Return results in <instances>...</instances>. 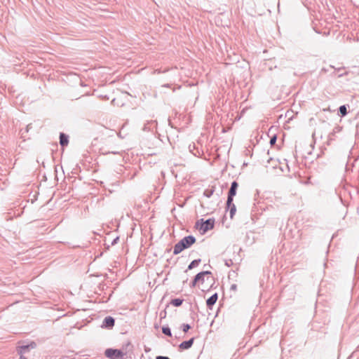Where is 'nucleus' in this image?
<instances>
[{
	"label": "nucleus",
	"instance_id": "obj_6",
	"mask_svg": "<svg viewBox=\"0 0 359 359\" xmlns=\"http://www.w3.org/2000/svg\"><path fill=\"white\" fill-rule=\"evenodd\" d=\"M115 324V320L111 316H107L104 318L102 324V327L107 329H111Z\"/></svg>",
	"mask_w": 359,
	"mask_h": 359
},
{
	"label": "nucleus",
	"instance_id": "obj_32",
	"mask_svg": "<svg viewBox=\"0 0 359 359\" xmlns=\"http://www.w3.org/2000/svg\"><path fill=\"white\" fill-rule=\"evenodd\" d=\"M321 72H328V69H327L326 68H323L321 69Z\"/></svg>",
	"mask_w": 359,
	"mask_h": 359
},
{
	"label": "nucleus",
	"instance_id": "obj_26",
	"mask_svg": "<svg viewBox=\"0 0 359 359\" xmlns=\"http://www.w3.org/2000/svg\"><path fill=\"white\" fill-rule=\"evenodd\" d=\"M236 288H237V285H236V284H232V285H231V290H236Z\"/></svg>",
	"mask_w": 359,
	"mask_h": 359
},
{
	"label": "nucleus",
	"instance_id": "obj_3",
	"mask_svg": "<svg viewBox=\"0 0 359 359\" xmlns=\"http://www.w3.org/2000/svg\"><path fill=\"white\" fill-rule=\"evenodd\" d=\"M104 355L107 358L110 359H122L126 355V353L123 352L121 349L109 348L105 350Z\"/></svg>",
	"mask_w": 359,
	"mask_h": 359
},
{
	"label": "nucleus",
	"instance_id": "obj_25",
	"mask_svg": "<svg viewBox=\"0 0 359 359\" xmlns=\"http://www.w3.org/2000/svg\"><path fill=\"white\" fill-rule=\"evenodd\" d=\"M30 128H32V124H29L26 126L25 132L27 133Z\"/></svg>",
	"mask_w": 359,
	"mask_h": 359
},
{
	"label": "nucleus",
	"instance_id": "obj_5",
	"mask_svg": "<svg viewBox=\"0 0 359 359\" xmlns=\"http://www.w3.org/2000/svg\"><path fill=\"white\" fill-rule=\"evenodd\" d=\"M238 187V183L236 181H233L231 184V187L229 190L227 196V200H229V203H231V201H233V197L236 194Z\"/></svg>",
	"mask_w": 359,
	"mask_h": 359
},
{
	"label": "nucleus",
	"instance_id": "obj_33",
	"mask_svg": "<svg viewBox=\"0 0 359 359\" xmlns=\"http://www.w3.org/2000/svg\"><path fill=\"white\" fill-rule=\"evenodd\" d=\"M111 154H119L118 151H111L110 152Z\"/></svg>",
	"mask_w": 359,
	"mask_h": 359
},
{
	"label": "nucleus",
	"instance_id": "obj_19",
	"mask_svg": "<svg viewBox=\"0 0 359 359\" xmlns=\"http://www.w3.org/2000/svg\"><path fill=\"white\" fill-rule=\"evenodd\" d=\"M224 264H225L226 266L229 267V266H232V265L233 264V262L232 259H226V260L224 261Z\"/></svg>",
	"mask_w": 359,
	"mask_h": 359
},
{
	"label": "nucleus",
	"instance_id": "obj_11",
	"mask_svg": "<svg viewBox=\"0 0 359 359\" xmlns=\"http://www.w3.org/2000/svg\"><path fill=\"white\" fill-rule=\"evenodd\" d=\"M349 106L346 104L341 105L338 109V115L341 117H344L348 114V107Z\"/></svg>",
	"mask_w": 359,
	"mask_h": 359
},
{
	"label": "nucleus",
	"instance_id": "obj_31",
	"mask_svg": "<svg viewBox=\"0 0 359 359\" xmlns=\"http://www.w3.org/2000/svg\"><path fill=\"white\" fill-rule=\"evenodd\" d=\"M339 130V127H336L334 128V132H338Z\"/></svg>",
	"mask_w": 359,
	"mask_h": 359
},
{
	"label": "nucleus",
	"instance_id": "obj_24",
	"mask_svg": "<svg viewBox=\"0 0 359 359\" xmlns=\"http://www.w3.org/2000/svg\"><path fill=\"white\" fill-rule=\"evenodd\" d=\"M330 67H331V68L334 69V70H335V71H337V72H340L341 70H342V69H344V67H339V68H336V67H334V66H332V65H330Z\"/></svg>",
	"mask_w": 359,
	"mask_h": 359
},
{
	"label": "nucleus",
	"instance_id": "obj_15",
	"mask_svg": "<svg viewBox=\"0 0 359 359\" xmlns=\"http://www.w3.org/2000/svg\"><path fill=\"white\" fill-rule=\"evenodd\" d=\"M215 191L214 188L205 189L203 192L204 196L210 198Z\"/></svg>",
	"mask_w": 359,
	"mask_h": 359
},
{
	"label": "nucleus",
	"instance_id": "obj_13",
	"mask_svg": "<svg viewBox=\"0 0 359 359\" xmlns=\"http://www.w3.org/2000/svg\"><path fill=\"white\" fill-rule=\"evenodd\" d=\"M183 302H184L183 299L175 298V299H172L170 301V304L175 307H179L182 304Z\"/></svg>",
	"mask_w": 359,
	"mask_h": 359
},
{
	"label": "nucleus",
	"instance_id": "obj_22",
	"mask_svg": "<svg viewBox=\"0 0 359 359\" xmlns=\"http://www.w3.org/2000/svg\"><path fill=\"white\" fill-rule=\"evenodd\" d=\"M118 240H119V237H118V236H116V237L115 238H114V239H113V241H111V245H116V244L118 243Z\"/></svg>",
	"mask_w": 359,
	"mask_h": 359
},
{
	"label": "nucleus",
	"instance_id": "obj_20",
	"mask_svg": "<svg viewBox=\"0 0 359 359\" xmlns=\"http://www.w3.org/2000/svg\"><path fill=\"white\" fill-rule=\"evenodd\" d=\"M156 121H147V123H146L144 125V127H143V130H149V129L148 128V124L149 123H155Z\"/></svg>",
	"mask_w": 359,
	"mask_h": 359
},
{
	"label": "nucleus",
	"instance_id": "obj_9",
	"mask_svg": "<svg viewBox=\"0 0 359 359\" xmlns=\"http://www.w3.org/2000/svg\"><path fill=\"white\" fill-rule=\"evenodd\" d=\"M226 210H229L230 218L233 219L236 212V207L233 203V201H231V203H229V200H226Z\"/></svg>",
	"mask_w": 359,
	"mask_h": 359
},
{
	"label": "nucleus",
	"instance_id": "obj_28",
	"mask_svg": "<svg viewBox=\"0 0 359 359\" xmlns=\"http://www.w3.org/2000/svg\"><path fill=\"white\" fill-rule=\"evenodd\" d=\"M162 87H165V88H170V84H169V83L163 84V85L162 86Z\"/></svg>",
	"mask_w": 359,
	"mask_h": 359
},
{
	"label": "nucleus",
	"instance_id": "obj_8",
	"mask_svg": "<svg viewBox=\"0 0 359 359\" xmlns=\"http://www.w3.org/2000/svg\"><path fill=\"white\" fill-rule=\"evenodd\" d=\"M194 340H195V337H191L189 340L182 341L179 345V348L180 350H187V349L190 348L193 346Z\"/></svg>",
	"mask_w": 359,
	"mask_h": 359
},
{
	"label": "nucleus",
	"instance_id": "obj_30",
	"mask_svg": "<svg viewBox=\"0 0 359 359\" xmlns=\"http://www.w3.org/2000/svg\"><path fill=\"white\" fill-rule=\"evenodd\" d=\"M20 355L19 359H27L25 355Z\"/></svg>",
	"mask_w": 359,
	"mask_h": 359
},
{
	"label": "nucleus",
	"instance_id": "obj_18",
	"mask_svg": "<svg viewBox=\"0 0 359 359\" xmlns=\"http://www.w3.org/2000/svg\"><path fill=\"white\" fill-rule=\"evenodd\" d=\"M276 140H277V135H273L271 137L270 141H269V143H270L271 146L275 145L276 142Z\"/></svg>",
	"mask_w": 359,
	"mask_h": 359
},
{
	"label": "nucleus",
	"instance_id": "obj_36",
	"mask_svg": "<svg viewBox=\"0 0 359 359\" xmlns=\"http://www.w3.org/2000/svg\"><path fill=\"white\" fill-rule=\"evenodd\" d=\"M165 314H166V312H164V313H160V316H161V317H162V316H164L163 317H165Z\"/></svg>",
	"mask_w": 359,
	"mask_h": 359
},
{
	"label": "nucleus",
	"instance_id": "obj_4",
	"mask_svg": "<svg viewBox=\"0 0 359 359\" xmlns=\"http://www.w3.org/2000/svg\"><path fill=\"white\" fill-rule=\"evenodd\" d=\"M36 347V343L35 341H31L27 345H22L17 347V353L18 355H24L28 353L31 349H34Z\"/></svg>",
	"mask_w": 359,
	"mask_h": 359
},
{
	"label": "nucleus",
	"instance_id": "obj_38",
	"mask_svg": "<svg viewBox=\"0 0 359 359\" xmlns=\"http://www.w3.org/2000/svg\"><path fill=\"white\" fill-rule=\"evenodd\" d=\"M22 135H24V132L22 130H21Z\"/></svg>",
	"mask_w": 359,
	"mask_h": 359
},
{
	"label": "nucleus",
	"instance_id": "obj_16",
	"mask_svg": "<svg viewBox=\"0 0 359 359\" xmlns=\"http://www.w3.org/2000/svg\"><path fill=\"white\" fill-rule=\"evenodd\" d=\"M195 280L197 281V283H203L205 281V276H203L202 274L198 273L195 276Z\"/></svg>",
	"mask_w": 359,
	"mask_h": 359
},
{
	"label": "nucleus",
	"instance_id": "obj_10",
	"mask_svg": "<svg viewBox=\"0 0 359 359\" xmlns=\"http://www.w3.org/2000/svg\"><path fill=\"white\" fill-rule=\"evenodd\" d=\"M69 144V135L64 133H60V144L62 147H65Z\"/></svg>",
	"mask_w": 359,
	"mask_h": 359
},
{
	"label": "nucleus",
	"instance_id": "obj_35",
	"mask_svg": "<svg viewBox=\"0 0 359 359\" xmlns=\"http://www.w3.org/2000/svg\"><path fill=\"white\" fill-rule=\"evenodd\" d=\"M165 314H166V312H164V313H160V316H161V317H162V316H164L163 317H165Z\"/></svg>",
	"mask_w": 359,
	"mask_h": 359
},
{
	"label": "nucleus",
	"instance_id": "obj_29",
	"mask_svg": "<svg viewBox=\"0 0 359 359\" xmlns=\"http://www.w3.org/2000/svg\"><path fill=\"white\" fill-rule=\"evenodd\" d=\"M144 351H145L146 353H148V352H149L151 351V348L145 347Z\"/></svg>",
	"mask_w": 359,
	"mask_h": 359
},
{
	"label": "nucleus",
	"instance_id": "obj_7",
	"mask_svg": "<svg viewBox=\"0 0 359 359\" xmlns=\"http://www.w3.org/2000/svg\"><path fill=\"white\" fill-rule=\"evenodd\" d=\"M218 299V294L214 293L206 300L207 308L211 310Z\"/></svg>",
	"mask_w": 359,
	"mask_h": 359
},
{
	"label": "nucleus",
	"instance_id": "obj_14",
	"mask_svg": "<svg viewBox=\"0 0 359 359\" xmlns=\"http://www.w3.org/2000/svg\"><path fill=\"white\" fill-rule=\"evenodd\" d=\"M162 332L163 334L168 337H172V332L170 328L168 325H165L162 327Z\"/></svg>",
	"mask_w": 359,
	"mask_h": 359
},
{
	"label": "nucleus",
	"instance_id": "obj_1",
	"mask_svg": "<svg viewBox=\"0 0 359 359\" xmlns=\"http://www.w3.org/2000/svg\"><path fill=\"white\" fill-rule=\"evenodd\" d=\"M196 241L195 236L189 235L184 236L178 243H177L173 249V255H177L183 250L189 248Z\"/></svg>",
	"mask_w": 359,
	"mask_h": 359
},
{
	"label": "nucleus",
	"instance_id": "obj_34",
	"mask_svg": "<svg viewBox=\"0 0 359 359\" xmlns=\"http://www.w3.org/2000/svg\"><path fill=\"white\" fill-rule=\"evenodd\" d=\"M165 314H166V312H164V313H160V316H161V317H162V316H164L163 317H165Z\"/></svg>",
	"mask_w": 359,
	"mask_h": 359
},
{
	"label": "nucleus",
	"instance_id": "obj_23",
	"mask_svg": "<svg viewBox=\"0 0 359 359\" xmlns=\"http://www.w3.org/2000/svg\"><path fill=\"white\" fill-rule=\"evenodd\" d=\"M197 283H198L197 281L195 280V278H194V279L192 280V281L190 283V287H196Z\"/></svg>",
	"mask_w": 359,
	"mask_h": 359
},
{
	"label": "nucleus",
	"instance_id": "obj_37",
	"mask_svg": "<svg viewBox=\"0 0 359 359\" xmlns=\"http://www.w3.org/2000/svg\"><path fill=\"white\" fill-rule=\"evenodd\" d=\"M171 251V248L167 249V252H169Z\"/></svg>",
	"mask_w": 359,
	"mask_h": 359
},
{
	"label": "nucleus",
	"instance_id": "obj_2",
	"mask_svg": "<svg viewBox=\"0 0 359 359\" xmlns=\"http://www.w3.org/2000/svg\"><path fill=\"white\" fill-rule=\"evenodd\" d=\"M215 218H209L204 220L203 218L198 219L195 224V228L198 229L201 235L205 234L209 230H212L215 227Z\"/></svg>",
	"mask_w": 359,
	"mask_h": 359
},
{
	"label": "nucleus",
	"instance_id": "obj_12",
	"mask_svg": "<svg viewBox=\"0 0 359 359\" xmlns=\"http://www.w3.org/2000/svg\"><path fill=\"white\" fill-rule=\"evenodd\" d=\"M201 259H196L191 262V263L189 264L187 267V270H191L194 268L198 266V264L201 263Z\"/></svg>",
	"mask_w": 359,
	"mask_h": 359
},
{
	"label": "nucleus",
	"instance_id": "obj_21",
	"mask_svg": "<svg viewBox=\"0 0 359 359\" xmlns=\"http://www.w3.org/2000/svg\"><path fill=\"white\" fill-rule=\"evenodd\" d=\"M201 274H202L203 276H207V275H211L212 272L210 271H203L200 272Z\"/></svg>",
	"mask_w": 359,
	"mask_h": 359
},
{
	"label": "nucleus",
	"instance_id": "obj_27",
	"mask_svg": "<svg viewBox=\"0 0 359 359\" xmlns=\"http://www.w3.org/2000/svg\"><path fill=\"white\" fill-rule=\"evenodd\" d=\"M348 73L346 72H344V73H341V74H339L337 77L340 78V77H342L344 75H346Z\"/></svg>",
	"mask_w": 359,
	"mask_h": 359
},
{
	"label": "nucleus",
	"instance_id": "obj_17",
	"mask_svg": "<svg viewBox=\"0 0 359 359\" xmlns=\"http://www.w3.org/2000/svg\"><path fill=\"white\" fill-rule=\"evenodd\" d=\"M181 327H182L183 332L185 333L187 332L191 328V327L189 324H186V323H183Z\"/></svg>",
	"mask_w": 359,
	"mask_h": 359
}]
</instances>
